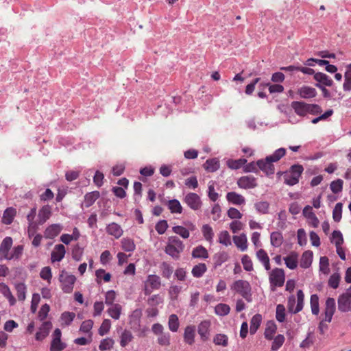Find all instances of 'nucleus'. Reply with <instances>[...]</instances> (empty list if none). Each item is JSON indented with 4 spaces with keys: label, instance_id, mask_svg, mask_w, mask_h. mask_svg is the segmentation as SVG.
<instances>
[{
    "label": "nucleus",
    "instance_id": "1",
    "mask_svg": "<svg viewBox=\"0 0 351 351\" xmlns=\"http://www.w3.org/2000/svg\"><path fill=\"white\" fill-rule=\"evenodd\" d=\"M286 149L283 147L276 149L271 155L267 156L264 160H258L256 162L258 167L267 176L274 174L275 167L273 162L279 161L286 155Z\"/></svg>",
    "mask_w": 351,
    "mask_h": 351
},
{
    "label": "nucleus",
    "instance_id": "2",
    "mask_svg": "<svg viewBox=\"0 0 351 351\" xmlns=\"http://www.w3.org/2000/svg\"><path fill=\"white\" fill-rule=\"evenodd\" d=\"M184 249L183 242L176 236H171L168 238L167 243L165 248V252L175 260H178L180 257V254Z\"/></svg>",
    "mask_w": 351,
    "mask_h": 351
},
{
    "label": "nucleus",
    "instance_id": "3",
    "mask_svg": "<svg viewBox=\"0 0 351 351\" xmlns=\"http://www.w3.org/2000/svg\"><path fill=\"white\" fill-rule=\"evenodd\" d=\"M230 289L241 295L247 302L252 300V287L250 283L244 280H237L231 285Z\"/></svg>",
    "mask_w": 351,
    "mask_h": 351
},
{
    "label": "nucleus",
    "instance_id": "4",
    "mask_svg": "<svg viewBox=\"0 0 351 351\" xmlns=\"http://www.w3.org/2000/svg\"><path fill=\"white\" fill-rule=\"evenodd\" d=\"M304 171L302 165L295 164L290 167L289 170L282 173L284 182L289 186H294L299 182L300 178Z\"/></svg>",
    "mask_w": 351,
    "mask_h": 351
},
{
    "label": "nucleus",
    "instance_id": "5",
    "mask_svg": "<svg viewBox=\"0 0 351 351\" xmlns=\"http://www.w3.org/2000/svg\"><path fill=\"white\" fill-rule=\"evenodd\" d=\"M285 281V274L282 269L274 268L269 274V282L272 291H275L276 287H281L284 285Z\"/></svg>",
    "mask_w": 351,
    "mask_h": 351
},
{
    "label": "nucleus",
    "instance_id": "6",
    "mask_svg": "<svg viewBox=\"0 0 351 351\" xmlns=\"http://www.w3.org/2000/svg\"><path fill=\"white\" fill-rule=\"evenodd\" d=\"M59 280L61 289L64 293H70L73 291L74 284L76 281V278L74 275L69 274L62 271L60 274Z\"/></svg>",
    "mask_w": 351,
    "mask_h": 351
},
{
    "label": "nucleus",
    "instance_id": "7",
    "mask_svg": "<svg viewBox=\"0 0 351 351\" xmlns=\"http://www.w3.org/2000/svg\"><path fill=\"white\" fill-rule=\"evenodd\" d=\"M161 287L160 276L155 274H150L145 282L143 293L145 295H149L154 290H158Z\"/></svg>",
    "mask_w": 351,
    "mask_h": 351
},
{
    "label": "nucleus",
    "instance_id": "8",
    "mask_svg": "<svg viewBox=\"0 0 351 351\" xmlns=\"http://www.w3.org/2000/svg\"><path fill=\"white\" fill-rule=\"evenodd\" d=\"M336 310L335 300L332 298H328L326 300L324 308V321L330 323L332 321V316Z\"/></svg>",
    "mask_w": 351,
    "mask_h": 351
},
{
    "label": "nucleus",
    "instance_id": "9",
    "mask_svg": "<svg viewBox=\"0 0 351 351\" xmlns=\"http://www.w3.org/2000/svg\"><path fill=\"white\" fill-rule=\"evenodd\" d=\"M62 332L59 328L55 329L51 342L50 351H62L66 347V343L61 341Z\"/></svg>",
    "mask_w": 351,
    "mask_h": 351
},
{
    "label": "nucleus",
    "instance_id": "10",
    "mask_svg": "<svg viewBox=\"0 0 351 351\" xmlns=\"http://www.w3.org/2000/svg\"><path fill=\"white\" fill-rule=\"evenodd\" d=\"M184 202L192 210H199L202 206V202L199 196L195 193H189L184 198Z\"/></svg>",
    "mask_w": 351,
    "mask_h": 351
},
{
    "label": "nucleus",
    "instance_id": "11",
    "mask_svg": "<svg viewBox=\"0 0 351 351\" xmlns=\"http://www.w3.org/2000/svg\"><path fill=\"white\" fill-rule=\"evenodd\" d=\"M338 309L341 312H348L351 309V293L346 292L338 298Z\"/></svg>",
    "mask_w": 351,
    "mask_h": 351
},
{
    "label": "nucleus",
    "instance_id": "12",
    "mask_svg": "<svg viewBox=\"0 0 351 351\" xmlns=\"http://www.w3.org/2000/svg\"><path fill=\"white\" fill-rule=\"evenodd\" d=\"M211 322L210 320L202 321L197 326V332L202 341H206L210 337Z\"/></svg>",
    "mask_w": 351,
    "mask_h": 351
},
{
    "label": "nucleus",
    "instance_id": "13",
    "mask_svg": "<svg viewBox=\"0 0 351 351\" xmlns=\"http://www.w3.org/2000/svg\"><path fill=\"white\" fill-rule=\"evenodd\" d=\"M13 240L10 237H5L0 245V259L9 258L10 250L12 246Z\"/></svg>",
    "mask_w": 351,
    "mask_h": 351
},
{
    "label": "nucleus",
    "instance_id": "14",
    "mask_svg": "<svg viewBox=\"0 0 351 351\" xmlns=\"http://www.w3.org/2000/svg\"><path fill=\"white\" fill-rule=\"evenodd\" d=\"M237 184L241 189H253L257 186L256 179L252 176H241L237 180Z\"/></svg>",
    "mask_w": 351,
    "mask_h": 351
},
{
    "label": "nucleus",
    "instance_id": "15",
    "mask_svg": "<svg viewBox=\"0 0 351 351\" xmlns=\"http://www.w3.org/2000/svg\"><path fill=\"white\" fill-rule=\"evenodd\" d=\"M51 328L52 323L50 321L44 322L39 328V330L36 333V339L37 341L45 339L48 336Z\"/></svg>",
    "mask_w": 351,
    "mask_h": 351
},
{
    "label": "nucleus",
    "instance_id": "16",
    "mask_svg": "<svg viewBox=\"0 0 351 351\" xmlns=\"http://www.w3.org/2000/svg\"><path fill=\"white\" fill-rule=\"evenodd\" d=\"M65 253L66 250L64 245L58 244L55 245L54 249L51 254V262H60L64 257Z\"/></svg>",
    "mask_w": 351,
    "mask_h": 351
},
{
    "label": "nucleus",
    "instance_id": "17",
    "mask_svg": "<svg viewBox=\"0 0 351 351\" xmlns=\"http://www.w3.org/2000/svg\"><path fill=\"white\" fill-rule=\"evenodd\" d=\"M51 207L49 205L43 206L38 211V223L40 225L45 223L51 217Z\"/></svg>",
    "mask_w": 351,
    "mask_h": 351
},
{
    "label": "nucleus",
    "instance_id": "18",
    "mask_svg": "<svg viewBox=\"0 0 351 351\" xmlns=\"http://www.w3.org/2000/svg\"><path fill=\"white\" fill-rule=\"evenodd\" d=\"M313 78L317 82L315 84H322L324 86H332L333 84L332 80L328 75L322 72L315 73Z\"/></svg>",
    "mask_w": 351,
    "mask_h": 351
},
{
    "label": "nucleus",
    "instance_id": "19",
    "mask_svg": "<svg viewBox=\"0 0 351 351\" xmlns=\"http://www.w3.org/2000/svg\"><path fill=\"white\" fill-rule=\"evenodd\" d=\"M228 253L226 251H221L213 256V267L215 269L220 267L223 263L229 259Z\"/></svg>",
    "mask_w": 351,
    "mask_h": 351
},
{
    "label": "nucleus",
    "instance_id": "20",
    "mask_svg": "<svg viewBox=\"0 0 351 351\" xmlns=\"http://www.w3.org/2000/svg\"><path fill=\"white\" fill-rule=\"evenodd\" d=\"M62 227L60 224H51L44 231V237L46 239H53L60 233Z\"/></svg>",
    "mask_w": 351,
    "mask_h": 351
},
{
    "label": "nucleus",
    "instance_id": "21",
    "mask_svg": "<svg viewBox=\"0 0 351 351\" xmlns=\"http://www.w3.org/2000/svg\"><path fill=\"white\" fill-rule=\"evenodd\" d=\"M195 326H187L184 329V341L189 345H193L195 343Z\"/></svg>",
    "mask_w": 351,
    "mask_h": 351
},
{
    "label": "nucleus",
    "instance_id": "22",
    "mask_svg": "<svg viewBox=\"0 0 351 351\" xmlns=\"http://www.w3.org/2000/svg\"><path fill=\"white\" fill-rule=\"evenodd\" d=\"M298 95L304 99L313 98L317 95V91L315 88L303 86L298 90Z\"/></svg>",
    "mask_w": 351,
    "mask_h": 351
},
{
    "label": "nucleus",
    "instance_id": "23",
    "mask_svg": "<svg viewBox=\"0 0 351 351\" xmlns=\"http://www.w3.org/2000/svg\"><path fill=\"white\" fill-rule=\"evenodd\" d=\"M291 106L298 115L304 117L307 114L308 104L302 101H293Z\"/></svg>",
    "mask_w": 351,
    "mask_h": 351
},
{
    "label": "nucleus",
    "instance_id": "24",
    "mask_svg": "<svg viewBox=\"0 0 351 351\" xmlns=\"http://www.w3.org/2000/svg\"><path fill=\"white\" fill-rule=\"evenodd\" d=\"M226 199L228 202L238 206L244 204L245 202L244 197L236 192H228L226 195Z\"/></svg>",
    "mask_w": 351,
    "mask_h": 351
},
{
    "label": "nucleus",
    "instance_id": "25",
    "mask_svg": "<svg viewBox=\"0 0 351 351\" xmlns=\"http://www.w3.org/2000/svg\"><path fill=\"white\" fill-rule=\"evenodd\" d=\"M106 232L116 239H119L123 234V230L119 224L113 222L107 226Z\"/></svg>",
    "mask_w": 351,
    "mask_h": 351
},
{
    "label": "nucleus",
    "instance_id": "26",
    "mask_svg": "<svg viewBox=\"0 0 351 351\" xmlns=\"http://www.w3.org/2000/svg\"><path fill=\"white\" fill-rule=\"evenodd\" d=\"M121 249L127 252H132L136 249V245L133 239L124 237L121 240Z\"/></svg>",
    "mask_w": 351,
    "mask_h": 351
},
{
    "label": "nucleus",
    "instance_id": "27",
    "mask_svg": "<svg viewBox=\"0 0 351 351\" xmlns=\"http://www.w3.org/2000/svg\"><path fill=\"white\" fill-rule=\"evenodd\" d=\"M16 214V210L12 207H9L3 212L2 222L4 224L10 225L12 223L14 218Z\"/></svg>",
    "mask_w": 351,
    "mask_h": 351
},
{
    "label": "nucleus",
    "instance_id": "28",
    "mask_svg": "<svg viewBox=\"0 0 351 351\" xmlns=\"http://www.w3.org/2000/svg\"><path fill=\"white\" fill-rule=\"evenodd\" d=\"M99 197L100 193L98 191L87 193L84 195V204L85 207L88 208L91 206Z\"/></svg>",
    "mask_w": 351,
    "mask_h": 351
},
{
    "label": "nucleus",
    "instance_id": "29",
    "mask_svg": "<svg viewBox=\"0 0 351 351\" xmlns=\"http://www.w3.org/2000/svg\"><path fill=\"white\" fill-rule=\"evenodd\" d=\"M263 317L261 314L257 313L254 315L250 321V332L251 335H254L259 328L262 323Z\"/></svg>",
    "mask_w": 351,
    "mask_h": 351
},
{
    "label": "nucleus",
    "instance_id": "30",
    "mask_svg": "<svg viewBox=\"0 0 351 351\" xmlns=\"http://www.w3.org/2000/svg\"><path fill=\"white\" fill-rule=\"evenodd\" d=\"M0 293H1L8 300L11 306L15 304L16 299L13 296L9 287L6 284L3 282L0 283Z\"/></svg>",
    "mask_w": 351,
    "mask_h": 351
},
{
    "label": "nucleus",
    "instance_id": "31",
    "mask_svg": "<svg viewBox=\"0 0 351 351\" xmlns=\"http://www.w3.org/2000/svg\"><path fill=\"white\" fill-rule=\"evenodd\" d=\"M313 261V252L310 250L305 251L301 257L300 265L302 268H308Z\"/></svg>",
    "mask_w": 351,
    "mask_h": 351
},
{
    "label": "nucleus",
    "instance_id": "32",
    "mask_svg": "<svg viewBox=\"0 0 351 351\" xmlns=\"http://www.w3.org/2000/svg\"><path fill=\"white\" fill-rule=\"evenodd\" d=\"M233 241L236 246L242 251L247 248V239L245 234H241L239 236H234Z\"/></svg>",
    "mask_w": 351,
    "mask_h": 351
},
{
    "label": "nucleus",
    "instance_id": "33",
    "mask_svg": "<svg viewBox=\"0 0 351 351\" xmlns=\"http://www.w3.org/2000/svg\"><path fill=\"white\" fill-rule=\"evenodd\" d=\"M298 254L291 252L284 258L286 266L291 269H295L298 266Z\"/></svg>",
    "mask_w": 351,
    "mask_h": 351
},
{
    "label": "nucleus",
    "instance_id": "34",
    "mask_svg": "<svg viewBox=\"0 0 351 351\" xmlns=\"http://www.w3.org/2000/svg\"><path fill=\"white\" fill-rule=\"evenodd\" d=\"M191 254L193 258H197L206 259L209 256L208 250L202 245H198L193 248Z\"/></svg>",
    "mask_w": 351,
    "mask_h": 351
},
{
    "label": "nucleus",
    "instance_id": "35",
    "mask_svg": "<svg viewBox=\"0 0 351 351\" xmlns=\"http://www.w3.org/2000/svg\"><path fill=\"white\" fill-rule=\"evenodd\" d=\"M159 268L161 276L163 278L166 279H169L171 278L173 273V267L169 263L166 261L162 262L159 266Z\"/></svg>",
    "mask_w": 351,
    "mask_h": 351
},
{
    "label": "nucleus",
    "instance_id": "36",
    "mask_svg": "<svg viewBox=\"0 0 351 351\" xmlns=\"http://www.w3.org/2000/svg\"><path fill=\"white\" fill-rule=\"evenodd\" d=\"M110 306H111L108 308L107 313L112 319L116 320L119 319L121 314L122 306L117 303Z\"/></svg>",
    "mask_w": 351,
    "mask_h": 351
},
{
    "label": "nucleus",
    "instance_id": "37",
    "mask_svg": "<svg viewBox=\"0 0 351 351\" xmlns=\"http://www.w3.org/2000/svg\"><path fill=\"white\" fill-rule=\"evenodd\" d=\"M277 327L273 322H269L267 324L264 335L265 338L267 340H271L274 339V335L276 332Z\"/></svg>",
    "mask_w": 351,
    "mask_h": 351
},
{
    "label": "nucleus",
    "instance_id": "38",
    "mask_svg": "<svg viewBox=\"0 0 351 351\" xmlns=\"http://www.w3.org/2000/svg\"><path fill=\"white\" fill-rule=\"evenodd\" d=\"M207 271V267L205 263H199L197 265H195L192 270L191 274L195 278H201L203 276V275L206 273Z\"/></svg>",
    "mask_w": 351,
    "mask_h": 351
},
{
    "label": "nucleus",
    "instance_id": "39",
    "mask_svg": "<svg viewBox=\"0 0 351 351\" xmlns=\"http://www.w3.org/2000/svg\"><path fill=\"white\" fill-rule=\"evenodd\" d=\"M204 168L208 172L216 171L219 168V161L215 158L208 159L204 164Z\"/></svg>",
    "mask_w": 351,
    "mask_h": 351
},
{
    "label": "nucleus",
    "instance_id": "40",
    "mask_svg": "<svg viewBox=\"0 0 351 351\" xmlns=\"http://www.w3.org/2000/svg\"><path fill=\"white\" fill-rule=\"evenodd\" d=\"M167 205L171 213L181 214L182 213V206L178 199L169 200Z\"/></svg>",
    "mask_w": 351,
    "mask_h": 351
},
{
    "label": "nucleus",
    "instance_id": "41",
    "mask_svg": "<svg viewBox=\"0 0 351 351\" xmlns=\"http://www.w3.org/2000/svg\"><path fill=\"white\" fill-rule=\"evenodd\" d=\"M75 317V313L65 311L62 313L60 316V319L62 321L61 326H68L71 324Z\"/></svg>",
    "mask_w": 351,
    "mask_h": 351
},
{
    "label": "nucleus",
    "instance_id": "42",
    "mask_svg": "<svg viewBox=\"0 0 351 351\" xmlns=\"http://www.w3.org/2000/svg\"><path fill=\"white\" fill-rule=\"evenodd\" d=\"M230 307L228 304L219 303L215 307V313L219 316H226L230 313Z\"/></svg>",
    "mask_w": 351,
    "mask_h": 351
},
{
    "label": "nucleus",
    "instance_id": "43",
    "mask_svg": "<svg viewBox=\"0 0 351 351\" xmlns=\"http://www.w3.org/2000/svg\"><path fill=\"white\" fill-rule=\"evenodd\" d=\"M346 71L344 74L345 81L343 88L345 91L351 90V63L346 66Z\"/></svg>",
    "mask_w": 351,
    "mask_h": 351
},
{
    "label": "nucleus",
    "instance_id": "44",
    "mask_svg": "<svg viewBox=\"0 0 351 351\" xmlns=\"http://www.w3.org/2000/svg\"><path fill=\"white\" fill-rule=\"evenodd\" d=\"M168 326L169 328L172 332H177L179 326H180V322L178 317L176 314H171L169 317L168 321Z\"/></svg>",
    "mask_w": 351,
    "mask_h": 351
},
{
    "label": "nucleus",
    "instance_id": "45",
    "mask_svg": "<svg viewBox=\"0 0 351 351\" xmlns=\"http://www.w3.org/2000/svg\"><path fill=\"white\" fill-rule=\"evenodd\" d=\"M310 304L312 313L318 315L319 313V297L317 294H313L311 296Z\"/></svg>",
    "mask_w": 351,
    "mask_h": 351
},
{
    "label": "nucleus",
    "instance_id": "46",
    "mask_svg": "<svg viewBox=\"0 0 351 351\" xmlns=\"http://www.w3.org/2000/svg\"><path fill=\"white\" fill-rule=\"evenodd\" d=\"M93 324L94 322L92 319H87L84 321L80 326V331L83 333H88V337H90V339H91V329L93 328Z\"/></svg>",
    "mask_w": 351,
    "mask_h": 351
},
{
    "label": "nucleus",
    "instance_id": "47",
    "mask_svg": "<svg viewBox=\"0 0 351 351\" xmlns=\"http://www.w3.org/2000/svg\"><path fill=\"white\" fill-rule=\"evenodd\" d=\"M15 289L16 291V295L18 300L20 301H23L26 297V286L23 282H19L15 285Z\"/></svg>",
    "mask_w": 351,
    "mask_h": 351
},
{
    "label": "nucleus",
    "instance_id": "48",
    "mask_svg": "<svg viewBox=\"0 0 351 351\" xmlns=\"http://www.w3.org/2000/svg\"><path fill=\"white\" fill-rule=\"evenodd\" d=\"M95 276L98 283L101 282V280H104L105 282H110L112 276L110 273H106L104 269H99L95 271Z\"/></svg>",
    "mask_w": 351,
    "mask_h": 351
},
{
    "label": "nucleus",
    "instance_id": "49",
    "mask_svg": "<svg viewBox=\"0 0 351 351\" xmlns=\"http://www.w3.org/2000/svg\"><path fill=\"white\" fill-rule=\"evenodd\" d=\"M271 244L276 247H280L283 241V237L280 232H273L270 236Z\"/></svg>",
    "mask_w": 351,
    "mask_h": 351
},
{
    "label": "nucleus",
    "instance_id": "50",
    "mask_svg": "<svg viewBox=\"0 0 351 351\" xmlns=\"http://www.w3.org/2000/svg\"><path fill=\"white\" fill-rule=\"evenodd\" d=\"M247 162L245 158H239L237 160L230 159L227 161V165L232 169H239Z\"/></svg>",
    "mask_w": 351,
    "mask_h": 351
},
{
    "label": "nucleus",
    "instance_id": "51",
    "mask_svg": "<svg viewBox=\"0 0 351 351\" xmlns=\"http://www.w3.org/2000/svg\"><path fill=\"white\" fill-rule=\"evenodd\" d=\"M84 253V248L82 247L79 243L75 244L72 247L71 254L72 258L76 261H80L82 259Z\"/></svg>",
    "mask_w": 351,
    "mask_h": 351
},
{
    "label": "nucleus",
    "instance_id": "52",
    "mask_svg": "<svg viewBox=\"0 0 351 351\" xmlns=\"http://www.w3.org/2000/svg\"><path fill=\"white\" fill-rule=\"evenodd\" d=\"M23 252V245H19L17 246H15L13 247L12 252H10L9 255V258L8 260H18L19 259Z\"/></svg>",
    "mask_w": 351,
    "mask_h": 351
},
{
    "label": "nucleus",
    "instance_id": "53",
    "mask_svg": "<svg viewBox=\"0 0 351 351\" xmlns=\"http://www.w3.org/2000/svg\"><path fill=\"white\" fill-rule=\"evenodd\" d=\"M304 293L302 290H298L297 291V305L294 310L293 311V313L296 314L301 311L303 308L304 304Z\"/></svg>",
    "mask_w": 351,
    "mask_h": 351
},
{
    "label": "nucleus",
    "instance_id": "54",
    "mask_svg": "<svg viewBox=\"0 0 351 351\" xmlns=\"http://www.w3.org/2000/svg\"><path fill=\"white\" fill-rule=\"evenodd\" d=\"M202 232L204 239L209 242H212L214 236L212 227L208 224H204L202 228Z\"/></svg>",
    "mask_w": 351,
    "mask_h": 351
},
{
    "label": "nucleus",
    "instance_id": "55",
    "mask_svg": "<svg viewBox=\"0 0 351 351\" xmlns=\"http://www.w3.org/2000/svg\"><path fill=\"white\" fill-rule=\"evenodd\" d=\"M172 231L180 235L183 239H188L190 236L189 230L186 227L182 226H176L172 228Z\"/></svg>",
    "mask_w": 351,
    "mask_h": 351
},
{
    "label": "nucleus",
    "instance_id": "56",
    "mask_svg": "<svg viewBox=\"0 0 351 351\" xmlns=\"http://www.w3.org/2000/svg\"><path fill=\"white\" fill-rule=\"evenodd\" d=\"M133 336L130 330H125L121 336L120 345L125 347L130 341H132Z\"/></svg>",
    "mask_w": 351,
    "mask_h": 351
},
{
    "label": "nucleus",
    "instance_id": "57",
    "mask_svg": "<svg viewBox=\"0 0 351 351\" xmlns=\"http://www.w3.org/2000/svg\"><path fill=\"white\" fill-rule=\"evenodd\" d=\"M241 263L243 269L247 271H252L254 269L253 263L251 258L247 254H244L241 257Z\"/></svg>",
    "mask_w": 351,
    "mask_h": 351
},
{
    "label": "nucleus",
    "instance_id": "58",
    "mask_svg": "<svg viewBox=\"0 0 351 351\" xmlns=\"http://www.w3.org/2000/svg\"><path fill=\"white\" fill-rule=\"evenodd\" d=\"M218 241L226 246L231 245L230 236L227 230L221 231L219 233Z\"/></svg>",
    "mask_w": 351,
    "mask_h": 351
},
{
    "label": "nucleus",
    "instance_id": "59",
    "mask_svg": "<svg viewBox=\"0 0 351 351\" xmlns=\"http://www.w3.org/2000/svg\"><path fill=\"white\" fill-rule=\"evenodd\" d=\"M342 207L343 204L341 202H339L336 204L333 212H332V217L335 221L339 222L340 221L341 217H342Z\"/></svg>",
    "mask_w": 351,
    "mask_h": 351
},
{
    "label": "nucleus",
    "instance_id": "60",
    "mask_svg": "<svg viewBox=\"0 0 351 351\" xmlns=\"http://www.w3.org/2000/svg\"><path fill=\"white\" fill-rule=\"evenodd\" d=\"M285 340V338L282 335H278L272 342L271 350L277 351L283 345Z\"/></svg>",
    "mask_w": 351,
    "mask_h": 351
},
{
    "label": "nucleus",
    "instance_id": "61",
    "mask_svg": "<svg viewBox=\"0 0 351 351\" xmlns=\"http://www.w3.org/2000/svg\"><path fill=\"white\" fill-rule=\"evenodd\" d=\"M213 341L216 345L226 347L228 344V338L224 334H217L214 337Z\"/></svg>",
    "mask_w": 351,
    "mask_h": 351
},
{
    "label": "nucleus",
    "instance_id": "62",
    "mask_svg": "<svg viewBox=\"0 0 351 351\" xmlns=\"http://www.w3.org/2000/svg\"><path fill=\"white\" fill-rule=\"evenodd\" d=\"M147 302L149 306L156 307V306L163 302V299L159 294H156L150 296Z\"/></svg>",
    "mask_w": 351,
    "mask_h": 351
},
{
    "label": "nucleus",
    "instance_id": "63",
    "mask_svg": "<svg viewBox=\"0 0 351 351\" xmlns=\"http://www.w3.org/2000/svg\"><path fill=\"white\" fill-rule=\"evenodd\" d=\"M341 276L338 273H335L330 276L328 280V286L332 289H337L339 287Z\"/></svg>",
    "mask_w": 351,
    "mask_h": 351
},
{
    "label": "nucleus",
    "instance_id": "64",
    "mask_svg": "<svg viewBox=\"0 0 351 351\" xmlns=\"http://www.w3.org/2000/svg\"><path fill=\"white\" fill-rule=\"evenodd\" d=\"M343 182L341 179L334 180L330 184V189L334 193H339L343 189Z\"/></svg>",
    "mask_w": 351,
    "mask_h": 351
}]
</instances>
